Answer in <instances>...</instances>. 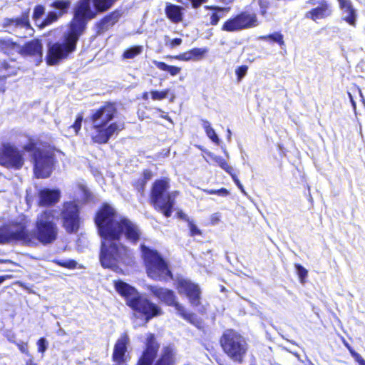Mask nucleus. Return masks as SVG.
I'll use <instances>...</instances> for the list:
<instances>
[{
  "label": "nucleus",
  "mask_w": 365,
  "mask_h": 365,
  "mask_svg": "<svg viewBox=\"0 0 365 365\" xmlns=\"http://www.w3.org/2000/svg\"><path fill=\"white\" fill-rule=\"evenodd\" d=\"M94 220L103 240L100 253L101 265L115 269L119 264H129L132 252L120 240L124 235L131 243H137L141 235L138 226L127 217H118L115 210L108 203L101 206Z\"/></svg>",
  "instance_id": "obj_1"
},
{
  "label": "nucleus",
  "mask_w": 365,
  "mask_h": 365,
  "mask_svg": "<svg viewBox=\"0 0 365 365\" xmlns=\"http://www.w3.org/2000/svg\"><path fill=\"white\" fill-rule=\"evenodd\" d=\"M114 1H76L73 7V19L68 31L61 41L49 43L46 57L47 64L53 66L66 58L76 48L80 36L84 33L88 22L99 14L106 11Z\"/></svg>",
  "instance_id": "obj_2"
},
{
  "label": "nucleus",
  "mask_w": 365,
  "mask_h": 365,
  "mask_svg": "<svg viewBox=\"0 0 365 365\" xmlns=\"http://www.w3.org/2000/svg\"><path fill=\"white\" fill-rule=\"evenodd\" d=\"M58 227L52 211H44L37 216L35 229L29 232L23 223L12 222L0 227V245L20 242L35 246L53 243L58 236Z\"/></svg>",
  "instance_id": "obj_3"
},
{
  "label": "nucleus",
  "mask_w": 365,
  "mask_h": 365,
  "mask_svg": "<svg viewBox=\"0 0 365 365\" xmlns=\"http://www.w3.org/2000/svg\"><path fill=\"white\" fill-rule=\"evenodd\" d=\"M117 114L115 104L112 103L91 110L89 120L91 124V137L94 143L106 144L124 128L123 122L113 121Z\"/></svg>",
  "instance_id": "obj_4"
},
{
  "label": "nucleus",
  "mask_w": 365,
  "mask_h": 365,
  "mask_svg": "<svg viewBox=\"0 0 365 365\" xmlns=\"http://www.w3.org/2000/svg\"><path fill=\"white\" fill-rule=\"evenodd\" d=\"M115 287L120 294L126 298L127 304L130 308L145 317V323L153 317L161 314V309L158 305L140 295L136 289L128 284L118 281L115 284Z\"/></svg>",
  "instance_id": "obj_5"
},
{
  "label": "nucleus",
  "mask_w": 365,
  "mask_h": 365,
  "mask_svg": "<svg viewBox=\"0 0 365 365\" xmlns=\"http://www.w3.org/2000/svg\"><path fill=\"white\" fill-rule=\"evenodd\" d=\"M170 182L168 178L156 180L150 192V199L155 210L160 211L166 217H170L173 213L178 191L169 192Z\"/></svg>",
  "instance_id": "obj_6"
},
{
  "label": "nucleus",
  "mask_w": 365,
  "mask_h": 365,
  "mask_svg": "<svg viewBox=\"0 0 365 365\" xmlns=\"http://www.w3.org/2000/svg\"><path fill=\"white\" fill-rule=\"evenodd\" d=\"M223 351L235 363L242 364L248 350L246 339L233 329L224 331L220 340Z\"/></svg>",
  "instance_id": "obj_7"
},
{
  "label": "nucleus",
  "mask_w": 365,
  "mask_h": 365,
  "mask_svg": "<svg viewBox=\"0 0 365 365\" xmlns=\"http://www.w3.org/2000/svg\"><path fill=\"white\" fill-rule=\"evenodd\" d=\"M140 247L147 273L150 278L160 281H167L173 279V274L167 262L157 251L143 245Z\"/></svg>",
  "instance_id": "obj_8"
},
{
  "label": "nucleus",
  "mask_w": 365,
  "mask_h": 365,
  "mask_svg": "<svg viewBox=\"0 0 365 365\" xmlns=\"http://www.w3.org/2000/svg\"><path fill=\"white\" fill-rule=\"evenodd\" d=\"M26 151L31 153L34 163V171L36 178H45L51 175L54 163V155L53 153L37 148L34 143H30L24 146Z\"/></svg>",
  "instance_id": "obj_9"
},
{
  "label": "nucleus",
  "mask_w": 365,
  "mask_h": 365,
  "mask_svg": "<svg viewBox=\"0 0 365 365\" xmlns=\"http://www.w3.org/2000/svg\"><path fill=\"white\" fill-rule=\"evenodd\" d=\"M150 290L160 301L167 305L174 307L177 313L184 319L192 324H196V322H197V316L193 313L187 312L185 308L177 302L176 296L173 291L155 286H150Z\"/></svg>",
  "instance_id": "obj_10"
},
{
  "label": "nucleus",
  "mask_w": 365,
  "mask_h": 365,
  "mask_svg": "<svg viewBox=\"0 0 365 365\" xmlns=\"http://www.w3.org/2000/svg\"><path fill=\"white\" fill-rule=\"evenodd\" d=\"M259 23L255 14L242 11L235 17L227 20L222 25V30L233 32L258 26Z\"/></svg>",
  "instance_id": "obj_11"
},
{
  "label": "nucleus",
  "mask_w": 365,
  "mask_h": 365,
  "mask_svg": "<svg viewBox=\"0 0 365 365\" xmlns=\"http://www.w3.org/2000/svg\"><path fill=\"white\" fill-rule=\"evenodd\" d=\"M61 216L63 227L68 233H75L80 227V209L73 202H66L63 204Z\"/></svg>",
  "instance_id": "obj_12"
},
{
  "label": "nucleus",
  "mask_w": 365,
  "mask_h": 365,
  "mask_svg": "<svg viewBox=\"0 0 365 365\" xmlns=\"http://www.w3.org/2000/svg\"><path fill=\"white\" fill-rule=\"evenodd\" d=\"M20 151L11 145H4L0 153V164L8 168L20 169L24 165Z\"/></svg>",
  "instance_id": "obj_13"
},
{
  "label": "nucleus",
  "mask_w": 365,
  "mask_h": 365,
  "mask_svg": "<svg viewBox=\"0 0 365 365\" xmlns=\"http://www.w3.org/2000/svg\"><path fill=\"white\" fill-rule=\"evenodd\" d=\"M177 288L180 294L187 296L191 305L194 307L200 305L201 291L198 284L189 279H180L178 281Z\"/></svg>",
  "instance_id": "obj_14"
},
{
  "label": "nucleus",
  "mask_w": 365,
  "mask_h": 365,
  "mask_svg": "<svg viewBox=\"0 0 365 365\" xmlns=\"http://www.w3.org/2000/svg\"><path fill=\"white\" fill-rule=\"evenodd\" d=\"M159 344L153 334H149L146 339L145 349L136 365H153L157 356Z\"/></svg>",
  "instance_id": "obj_15"
},
{
  "label": "nucleus",
  "mask_w": 365,
  "mask_h": 365,
  "mask_svg": "<svg viewBox=\"0 0 365 365\" xmlns=\"http://www.w3.org/2000/svg\"><path fill=\"white\" fill-rule=\"evenodd\" d=\"M20 51L25 56L34 57L36 65H38L42 61L43 45L38 39L31 40L27 42L24 46H22Z\"/></svg>",
  "instance_id": "obj_16"
},
{
  "label": "nucleus",
  "mask_w": 365,
  "mask_h": 365,
  "mask_svg": "<svg viewBox=\"0 0 365 365\" xmlns=\"http://www.w3.org/2000/svg\"><path fill=\"white\" fill-rule=\"evenodd\" d=\"M130 342L129 337L127 334H123L116 341L112 358L113 361L118 365H125L126 360L125 353L127 352V346Z\"/></svg>",
  "instance_id": "obj_17"
},
{
  "label": "nucleus",
  "mask_w": 365,
  "mask_h": 365,
  "mask_svg": "<svg viewBox=\"0 0 365 365\" xmlns=\"http://www.w3.org/2000/svg\"><path fill=\"white\" fill-rule=\"evenodd\" d=\"M71 1H53L51 6L53 11L48 13L46 19L43 21L44 26L52 24L56 21L59 16L68 12L70 8Z\"/></svg>",
  "instance_id": "obj_18"
},
{
  "label": "nucleus",
  "mask_w": 365,
  "mask_h": 365,
  "mask_svg": "<svg viewBox=\"0 0 365 365\" xmlns=\"http://www.w3.org/2000/svg\"><path fill=\"white\" fill-rule=\"evenodd\" d=\"M121 15L122 14L120 11L115 10L104 16L96 24L97 34L100 35L108 30L118 21Z\"/></svg>",
  "instance_id": "obj_19"
},
{
  "label": "nucleus",
  "mask_w": 365,
  "mask_h": 365,
  "mask_svg": "<svg viewBox=\"0 0 365 365\" xmlns=\"http://www.w3.org/2000/svg\"><path fill=\"white\" fill-rule=\"evenodd\" d=\"M39 205L41 206L52 205L56 203L60 198V191L45 188L39 193Z\"/></svg>",
  "instance_id": "obj_20"
},
{
  "label": "nucleus",
  "mask_w": 365,
  "mask_h": 365,
  "mask_svg": "<svg viewBox=\"0 0 365 365\" xmlns=\"http://www.w3.org/2000/svg\"><path fill=\"white\" fill-rule=\"evenodd\" d=\"M339 4L342 10V19L351 26H354L356 20V12L351 1H339Z\"/></svg>",
  "instance_id": "obj_21"
},
{
  "label": "nucleus",
  "mask_w": 365,
  "mask_h": 365,
  "mask_svg": "<svg viewBox=\"0 0 365 365\" xmlns=\"http://www.w3.org/2000/svg\"><path fill=\"white\" fill-rule=\"evenodd\" d=\"M184 8L180 6L168 3L165 7L166 16L173 23L177 24L182 21Z\"/></svg>",
  "instance_id": "obj_22"
},
{
  "label": "nucleus",
  "mask_w": 365,
  "mask_h": 365,
  "mask_svg": "<svg viewBox=\"0 0 365 365\" xmlns=\"http://www.w3.org/2000/svg\"><path fill=\"white\" fill-rule=\"evenodd\" d=\"M331 13V9L326 4H322L306 14L307 18H309L314 21L322 19L329 16Z\"/></svg>",
  "instance_id": "obj_23"
},
{
  "label": "nucleus",
  "mask_w": 365,
  "mask_h": 365,
  "mask_svg": "<svg viewBox=\"0 0 365 365\" xmlns=\"http://www.w3.org/2000/svg\"><path fill=\"white\" fill-rule=\"evenodd\" d=\"M154 365H174V352L170 346L165 347Z\"/></svg>",
  "instance_id": "obj_24"
},
{
  "label": "nucleus",
  "mask_w": 365,
  "mask_h": 365,
  "mask_svg": "<svg viewBox=\"0 0 365 365\" xmlns=\"http://www.w3.org/2000/svg\"><path fill=\"white\" fill-rule=\"evenodd\" d=\"M19 47L10 38H0V51L5 54L10 55L17 51Z\"/></svg>",
  "instance_id": "obj_25"
},
{
  "label": "nucleus",
  "mask_w": 365,
  "mask_h": 365,
  "mask_svg": "<svg viewBox=\"0 0 365 365\" xmlns=\"http://www.w3.org/2000/svg\"><path fill=\"white\" fill-rule=\"evenodd\" d=\"M153 63L160 70L168 71L171 76H175L178 75L180 72V68L174 66H170L167 63L158 61H153Z\"/></svg>",
  "instance_id": "obj_26"
},
{
  "label": "nucleus",
  "mask_w": 365,
  "mask_h": 365,
  "mask_svg": "<svg viewBox=\"0 0 365 365\" xmlns=\"http://www.w3.org/2000/svg\"><path fill=\"white\" fill-rule=\"evenodd\" d=\"M4 26H14V27H27L29 26V21L27 17L8 19L5 20Z\"/></svg>",
  "instance_id": "obj_27"
},
{
  "label": "nucleus",
  "mask_w": 365,
  "mask_h": 365,
  "mask_svg": "<svg viewBox=\"0 0 365 365\" xmlns=\"http://www.w3.org/2000/svg\"><path fill=\"white\" fill-rule=\"evenodd\" d=\"M202 125L205 129V133L207 137L214 143L218 144L220 142V139L216 134L215 130L211 127L210 123L207 120H202Z\"/></svg>",
  "instance_id": "obj_28"
},
{
  "label": "nucleus",
  "mask_w": 365,
  "mask_h": 365,
  "mask_svg": "<svg viewBox=\"0 0 365 365\" xmlns=\"http://www.w3.org/2000/svg\"><path fill=\"white\" fill-rule=\"evenodd\" d=\"M143 52L142 46H133L126 49L123 53V59H132Z\"/></svg>",
  "instance_id": "obj_29"
},
{
  "label": "nucleus",
  "mask_w": 365,
  "mask_h": 365,
  "mask_svg": "<svg viewBox=\"0 0 365 365\" xmlns=\"http://www.w3.org/2000/svg\"><path fill=\"white\" fill-rule=\"evenodd\" d=\"M209 155L216 163L219 165V166L222 169L225 170L227 173H231L232 172L234 171L233 168L230 166L227 163L226 160L223 159L222 157L213 154H210Z\"/></svg>",
  "instance_id": "obj_30"
},
{
  "label": "nucleus",
  "mask_w": 365,
  "mask_h": 365,
  "mask_svg": "<svg viewBox=\"0 0 365 365\" xmlns=\"http://www.w3.org/2000/svg\"><path fill=\"white\" fill-rule=\"evenodd\" d=\"M260 38L262 40L269 39L274 42H276L281 46V48H283L284 46L283 35L279 32H275L267 36H261Z\"/></svg>",
  "instance_id": "obj_31"
},
{
  "label": "nucleus",
  "mask_w": 365,
  "mask_h": 365,
  "mask_svg": "<svg viewBox=\"0 0 365 365\" xmlns=\"http://www.w3.org/2000/svg\"><path fill=\"white\" fill-rule=\"evenodd\" d=\"M78 192L79 197H77V200L80 202H87L91 197V193L87 187L82 184L78 185Z\"/></svg>",
  "instance_id": "obj_32"
},
{
  "label": "nucleus",
  "mask_w": 365,
  "mask_h": 365,
  "mask_svg": "<svg viewBox=\"0 0 365 365\" xmlns=\"http://www.w3.org/2000/svg\"><path fill=\"white\" fill-rule=\"evenodd\" d=\"M11 67L9 65L8 63L4 61L0 64V78H6L12 74H14V71H11Z\"/></svg>",
  "instance_id": "obj_33"
},
{
  "label": "nucleus",
  "mask_w": 365,
  "mask_h": 365,
  "mask_svg": "<svg viewBox=\"0 0 365 365\" xmlns=\"http://www.w3.org/2000/svg\"><path fill=\"white\" fill-rule=\"evenodd\" d=\"M170 89H165L162 91L155 90L151 91L150 93L151 95V98L153 101H161L163 99L166 98L168 96V95L170 94Z\"/></svg>",
  "instance_id": "obj_34"
},
{
  "label": "nucleus",
  "mask_w": 365,
  "mask_h": 365,
  "mask_svg": "<svg viewBox=\"0 0 365 365\" xmlns=\"http://www.w3.org/2000/svg\"><path fill=\"white\" fill-rule=\"evenodd\" d=\"M192 57V60H200L202 58L204 55L207 53L208 49L207 48H194L190 50Z\"/></svg>",
  "instance_id": "obj_35"
},
{
  "label": "nucleus",
  "mask_w": 365,
  "mask_h": 365,
  "mask_svg": "<svg viewBox=\"0 0 365 365\" xmlns=\"http://www.w3.org/2000/svg\"><path fill=\"white\" fill-rule=\"evenodd\" d=\"M182 42V40L180 38H175L173 40H170L168 36H165V46L170 48H174L175 47L180 46Z\"/></svg>",
  "instance_id": "obj_36"
},
{
  "label": "nucleus",
  "mask_w": 365,
  "mask_h": 365,
  "mask_svg": "<svg viewBox=\"0 0 365 365\" xmlns=\"http://www.w3.org/2000/svg\"><path fill=\"white\" fill-rule=\"evenodd\" d=\"M206 9L215 11L219 16L220 19H222V17H224L225 16V14H227L230 10V7H220V6H206Z\"/></svg>",
  "instance_id": "obj_37"
},
{
  "label": "nucleus",
  "mask_w": 365,
  "mask_h": 365,
  "mask_svg": "<svg viewBox=\"0 0 365 365\" xmlns=\"http://www.w3.org/2000/svg\"><path fill=\"white\" fill-rule=\"evenodd\" d=\"M152 177V173L150 171H148V170H145L144 171L143 173V178L140 180V186H139L138 187V191H143L144 190V187H145V183L147 182V181H148Z\"/></svg>",
  "instance_id": "obj_38"
},
{
  "label": "nucleus",
  "mask_w": 365,
  "mask_h": 365,
  "mask_svg": "<svg viewBox=\"0 0 365 365\" xmlns=\"http://www.w3.org/2000/svg\"><path fill=\"white\" fill-rule=\"evenodd\" d=\"M82 121L83 116L81 115H79L76 117L74 123L70 127V128L73 129V133L76 135L78 134V131L81 130Z\"/></svg>",
  "instance_id": "obj_39"
},
{
  "label": "nucleus",
  "mask_w": 365,
  "mask_h": 365,
  "mask_svg": "<svg viewBox=\"0 0 365 365\" xmlns=\"http://www.w3.org/2000/svg\"><path fill=\"white\" fill-rule=\"evenodd\" d=\"M37 345L38 352L43 354L48 349V343L46 338L42 337L38 340Z\"/></svg>",
  "instance_id": "obj_40"
},
{
  "label": "nucleus",
  "mask_w": 365,
  "mask_h": 365,
  "mask_svg": "<svg viewBox=\"0 0 365 365\" xmlns=\"http://www.w3.org/2000/svg\"><path fill=\"white\" fill-rule=\"evenodd\" d=\"M204 191L209 195H217L222 197H225L229 194L228 190L225 188L219 190H205Z\"/></svg>",
  "instance_id": "obj_41"
},
{
  "label": "nucleus",
  "mask_w": 365,
  "mask_h": 365,
  "mask_svg": "<svg viewBox=\"0 0 365 365\" xmlns=\"http://www.w3.org/2000/svg\"><path fill=\"white\" fill-rule=\"evenodd\" d=\"M295 269L302 281L307 277V270L302 265L296 264Z\"/></svg>",
  "instance_id": "obj_42"
},
{
  "label": "nucleus",
  "mask_w": 365,
  "mask_h": 365,
  "mask_svg": "<svg viewBox=\"0 0 365 365\" xmlns=\"http://www.w3.org/2000/svg\"><path fill=\"white\" fill-rule=\"evenodd\" d=\"M44 7H43L42 6L38 5L36 6L33 13L34 19L37 21L38 19H41L44 14Z\"/></svg>",
  "instance_id": "obj_43"
},
{
  "label": "nucleus",
  "mask_w": 365,
  "mask_h": 365,
  "mask_svg": "<svg viewBox=\"0 0 365 365\" xmlns=\"http://www.w3.org/2000/svg\"><path fill=\"white\" fill-rule=\"evenodd\" d=\"M247 69L248 67L247 66H241L236 69L235 73L237 76L238 81H240L242 79V78L246 75Z\"/></svg>",
  "instance_id": "obj_44"
},
{
  "label": "nucleus",
  "mask_w": 365,
  "mask_h": 365,
  "mask_svg": "<svg viewBox=\"0 0 365 365\" xmlns=\"http://www.w3.org/2000/svg\"><path fill=\"white\" fill-rule=\"evenodd\" d=\"M175 58L178 59V60L186 61L192 60V55H191L190 51L175 56Z\"/></svg>",
  "instance_id": "obj_45"
},
{
  "label": "nucleus",
  "mask_w": 365,
  "mask_h": 365,
  "mask_svg": "<svg viewBox=\"0 0 365 365\" xmlns=\"http://www.w3.org/2000/svg\"><path fill=\"white\" fill-rule=\"evenodd\" d=\"M189 228H190V235L192 236H195V235L201 234V232L198 229V227L192 222H189Z\"/></svg>",
  "instance_id": "obj_46"
},
{
  "label": "nucleus",
  "mask_w": 365,
  "mask_h": 365,
  "mask_svg": "<svg viewBox=\"0 0 365 365\" xmlns=\"http://www.w3.org/2000/svg\"><path fill=\"white\" fill-rule=\"evenodd\" d=\"M233 181L235 182V183L236 184V185L238 187V188L240 189V190L243 192V193H245V191L244 190V187H243V185H242V183L240 182V180L238 179V178L237 177V175L233 173L232 172L231 173H229Z\"/></svg>",
  "instance_id": "obj_47"
},
{
  "label": "nucleus",
  "mask_w": 365,
  "mask_h": 365,
  "mask_svg": "<svg viewBox=\"0 0 365 365\" xmlns=\"http://www.w3.org/2000/svg\"><path fill=\"white\" fill-rule=\"evenodd\" d=\"M220 19L219 16L217 15V14L215 11H213V12L210 16V24L212 26L217 25L218 24Z\"/></svg>",
  "instance_id": "obj_48"
},
{
  "label": "nucleus",
  "mask_w": 365,
  "mask_h": 365,
  "mask_svg": "<svg viewBox=\"0 0 365 365\" xmlns=\"http://www.w3.org/2000/svg\"><path fill=\"white\" fill-rule=\"evenodd\" d=\"M346 346L349 349H350V348H349V345H347V344H346ZM349 350H350V352H351V356H354V357L355 358L356 361L359 364H361V360H364V359L360 356V354H359L358 353H356V351H352V350H351V349H349Z\"/></svg>",
  "instance_id": "obj_49"
},
{
  "label": "nucleus",
  "mask_w": 365,
  "mask_h": 365,
  "mask_svg": "<svg viewBox=\"0 0 365 365\" xmlns=\"http://www.w3.org/2000/svg\"><path fill=\"white\" fill-rule=\"evenodd\" d=\"M268 1H259V6H260V13L262 16H264L266 14V9L267 8Z\"/></svg>",
  "instance_id": "obj_50"
},
{
  "label": "nucleus",
  "mask_w": 365,
  "mask_h": 365,
  "mask_svg": "<svg viewBox=\"0 0 365 365\" xmlns=\"http://www.w3.org/2000/svg\"><path fill=\"white\" fill-rule=\"evenodd\" d=\"M60 264H61L62 266H63L65 267L74 268V267H76V262L73 260H70L68 262H64L62 264L61 263Z\"/></svg>",
  "instance_id": "obj_51"
},
{
  "label": "nucleus",
  "mask_w": 365,
  "mask_h": 365,
  "mask_svg": "<svg viewBox=\"0 0 365 365\" xmlns=\"http://www.w3.org/2000/svg\"><path fill=\"white\" fill-rule=\"evenodd\" d=\"M192 3V6L194 8H197L198 6H200L201 5V3H202L203 1H191Z\"/></svg>",
  "instance_id": "obj_52"
},
{
  "label": "nucleus",
  "mask_w": 365,
  "mask_h": 365,
  "mask_svg": "<svg viewBox=\"0 0 365 365\" xmlns=\"http://www.w3.org/2000/svg\"><path fill=\"white\" fill-rule=\"evenodd\" d=\"M142 98L143 100L147 101L149 98V93L148 92L143 93Z\"/></svg>",
  "instance_id": "obj_53"
},
{
  "label": "nucleus",
  "mask_w": 365,
  "mask_h": 365,
  "mask_svg": "<svg viewBox=\"0 0 365 365\" xmlns=\"http://www.w3.org/2000/svg\"><path fill=\"white\" fill-rule=\"evenodd\" d=\"M9 276H0V284H2Z\"/></svg>",
  "instance_id": "obj_54"
},
{
  "label": "nucleus",
  "mask_w": 365,
  "mask_h": 365,
  "mask_svg": "<svg viewBox=\"0 0 365 365\" xmlns=\"http://www.w3.org/2000/svg\"><path fill=\"white\" fill-rule=\"evenodd\" d=\"M179 215H180V217L181 218L188 221L187 217V215L185 214H184V213H179Z\"/></svg>",
  "instance_id": "obj_55"
},
{
  "label": "nucleus",
  "mask_w": 365,
  "mask_h": 365,
  "mask_svg": "<svg viewBox=\"0 0 365 365\" xmlns=\"http://www.w3.org/2000/svg\"><path fill=\"white\" fill-rule=\"evenodd\" d=\"M227 139H228V140H230L231 135H232L231 130L230 129H227Z\"/></svg>",
  "instance_id": "obj_56"
},
{
  "label": "nucleus",
  "mask_w": 365,
  "mask_h": 365,
  "mask_svg": "<svg viewBox=\"0 0 365 365\" xmlns=\"http://www.w3.org/2000/svg\"><path fill=\"white\" fill-rule=\"evenodd\" d=\"M19 349H20V350H21L22 352H25V351H26V348H25V346H23V345H22V346H21L19 347Z\"/></svg>",
  "instance_id": "obj_57"
},
{
  "label": "nucleus",
  "mask_w": 365,
  "mask_h": 365,
  "mask_svg": "<svg viewBox=\"0 0 365 365\" xmlns=\"http://www.w3.org/2000/svg\"><path fill=\"white\" fill-rule=\"evenodd\" d=\"M349 96H350V98H351V101L352 106H353L354 107H356V103H355V102H354V101L352 99L351 96L350 94H349Z\"/></svg>",
  "instance_id": "obj_58"
},
{
  "label": "nucleus",
  "mask_w": 365,
  "mask_h": 365,
  "mask_svg": "<svg viewBox=\"0 0 365 365\" xmlns=\"http://www.w3.org/2000/svg\"><path fill=\"white\" fill-rule=\"evenodd\" d=\"M10 262L9 260H3V259H0V263H3V262Z\"/></svg>",
  "instance_id": "obj_59"
},
{
  "label": "nucleus",
  "mask_w": 365,
  "mask_h": 365,
  "mask_svg": "<svg viewBox=\"0 0 365 365\" xmlns=\"http://www.w3.org/2000/svg\"><path fill=\"white\" fill-rule=\"evenodd\" d=\"M359 365H365V360H361V364Z\"/></svg>",
  "instance_id": "obj_60"
},
{
  "label": "nucleus",
  "mask_w": 365,
  "mask_h": 365,
  "mask_svg": "<svg viewBox=\"0 0 365 365\" xmlns=\"http://www.w3.org/2000/svg\"><path fill=\"white\" fill-rule=\"evenodd\" d=\"M225 288L223 286H222V287H221V291H222V292H224V291H225Z\"/></svg>",
  "instance_id": "obj_61"
},
{
  "label": "nucleus",
  "mask_w": 365,
  "mask_h": 365,
  "mask_svg": "<svg viewBox=\"0 0 365 365\" xmlns=\"http://www.w3.org/2000/svg\"><path fill=\"white\" fill-rule=\"evenodd\" d=\"M59 332H60V333H62V332H64V331H63V330L62 329H59Z\"/></svg>",
  "instance_id": "obj_62"
}]
</instances>
